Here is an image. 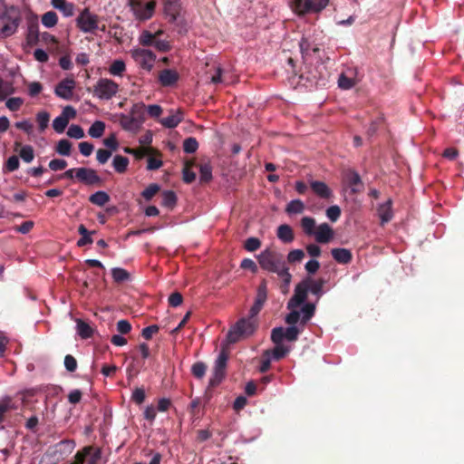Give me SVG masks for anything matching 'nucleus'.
<instances>
[{"label":"nucleus","instance_id":"obj_58","mask_svg":"<svg viewBox=\"0 0 464 464\" xmlns=\"http://www.w3.org/2000/svg\"><path fill=\"white\" fill-rule=\"evenodd\" d=\"M326 216L332 222H335L341 216V208L337 205L331 206L326 209Z\"/></svg>","mask_w":464,"mask_h":464},{"label":"nucleus","instance_id":"obj_24","mask_svg":"<svg viewBox=\"0 0 464 464\" xmlns=\"http://www.w3.org/2000/svg\"><path fill=\"white\" fill-rule=\"evenodd\" d=\"M346 179L349 185L352 187L353 192H359L361 189L359 187H362V182L359 173L355 170H349L346 175Z\"/></svg>","mask_w":464,"mask_h":464},{"label":"nucleus","instance_id":"obj_52","mask_svg":"<svg viewBox=\"0 0 464 464\" xmlns=\"http://www.w3.org/2000/svg\"><path fill=\"white\" fill-rule=\"evenodd\" d=\"M271 359L270 350H266L262 354L261 365L259 367L260 372L265 373L270 369Z\"/></svg>","mask_w":464,"mask_h":464},{"label":"nucleus","instance_id":"obj_35","mask_svg":"<svg viewBox=\"0 0 464 464\" xmlns=\"http://www.w3.org/2000/svg\"><path fill=\"white\" fill-rule=\"evenodd\" d=\"M71 150L72 142L66 139L60 140L55 146V151L62 156H70Z\"/></svg>","mask_w":464,"mask_h":464},{"label":"nucleus","instance_id":"obj_44","mask_svg":"<svg viewBox=\"0 0 464 464\" xmlns=\"http://www.w3.org/2000/svg\"><path fill=\"white\" fill-rule=\"evenodd\" d=\"M155 34H152V33L148 30H144L139 37V42L143 46H152L155 42Z\"/></svg>","mask_w":464,"mask_h":464},{"label":"nucleus","instance_id":"obj_31","mask_svg":"<svg viewBox=\"0 0 464 464\" xmlns=\"http://www.w3.org/2000/svg\"><path fill=\"white\" fill-rule=\"evenodd\" d=\"M305 207L302 200L300 199H294L291 200L285 207V212L288 215L293 214H301L304 212Z\"/></svg>","mask_w":464,"mask_h":464},{"label":"nucleus","instance_id":"obj_25","mask_svg":"<svg viewBox=\"0 0 464 464\" xmlns=\"http://www.w3.org/2000/svg\"><path fill=\"white\" fill-rule=\"evenodd\" d=\"M145 111L146 107L143 102L135 103L132 105L130 115H131L135 120H137L141 125L145 121Z\"/></svg>","mask_w":464,"mask_h":464},{"label":"nucleus","instance_id":"obj_21","mask_svg":"<svg viewBox=\"0 0 464 464\" xmlns=\"http://www.w3.org/2000/svg\"><path fill=\"white\" fill-rule=\"evenodd\" d=\"M124 151L128 154L133 155L137 160H140L144 158L146 155H157L159 157H161V153L151 147H142L139 149L126 147L124 149Z\"/></svg>","mask_w":464,"mask_h":464},{"label":"nucleus","instance_id":"obj_55","mask_svg":"<svg viewBox=\"0 0 464 464\" xmlns=\"http://www.w3.org/2000/svg\"><path fill=\"white\" fill-rule=\"evenodd\" d=\"M67 135L72 139H82L84 137V131L81 126L72 124L69 127Z\"/></svg>","mask_w":464,"mask_h":464},{"label":"nucleus","instance_id":"obj_33","mask_svg":"<svg viewBox=\"0 0 464 464\" xmlns=\"http://www.w3.org/2000/svg\"><path fill=\"white\" fill-rule=\"evenodd\" d=\"M162 201L161 205L168 208H173L177 203V196L172 190H165L161 194Z\"/></svg>","mask_w":464,"mask_h":464},{"label":"nucleus","instance_id":"obj_56","mask_svg":"<svg viewBox=\"0 0 464 464\" xmlns=\"http://www.w3.org/2000/svg\"><path fill=\"white\" fill-rule=\"evenodd\" d=\"M261 246V241L257 237H249L245 241L244 247L249 252H254Z\"/></svg>","mask_w":464,"mask_h":464},{"label":"nucleus","instance_id":"obj_54","mask_svg":"<svg viewBox=\"0 0 464 464\" xmlns=\"http://www.w3.org/2000/svg\"><path fill=\"white\" fill-rule=\"evenodd\" d=\"M67 119L63 118L61 115L56 117L53 121V128L57 133H63L68 125Z\"/></svg>","mask_w":464,"mask_h":464},{"label":"nucleus","instance_id":"obj_53","mask_svg":"<svg viewBox=\"0 0 464 464\" xmlns=\"http://www.w3.org/2000/svg\"><path fill=\"white\" fill-rule=\"evenodd\" d=\"M92 446L84 447L81 451L75 455L74 464H84L87 457L91 454Z\"/></svg>","mask_w":464,"mask_h":464},{"label":"nucleus","instance_id":"obj_41","mask_svg":"<svg viewBox=\"0 0 464 464\" xmlns=\"http://www.w3.org/2000/svg\"><path fill=\"white\" fill-rule=\"evenodd\" d=\"M289 349L282 344H276L273 350H270V356L276 361H279L286 356Z\"/></svg>","mask_w":464,"mask_h":464},{"label":"nucleus","instance_id":"obj_47","mask_svg":"<svg viewBox=\"0 0 464 464\" xmlns=\"http://www.w3.org/2000/svg\"><path fill=\"white\" fill-rule=\"evenodd\" d=\"M50 114L47 111H40L36 115V121L39 126L40 131H44L49 123Z\"/></svg>","mask_w":464,"mask_h":464},{"label":"nucleus","instance_id":"obj_46","mask_svg":"<svg viewBox=\"0 0 464 464\" xmlns=\"http://www.w3.org/2000/svg\"><path fill=\"white\" fill-rule=\"evenodd\" d=\"M267 299V283L266 279H263L257 287L256 296L255 300L266 303Z\"/></svg>","mask_w":464,"mask_h":464},{"label":"nucleus","instance_id":"obj_19","mask_svg":"<svg viewBox=\"0 0 464 464\" xmlns=\"http://www.w3.org/2000/svg\"><path fill=\"white\" fill-rule=\"evenodd\" d=\"M331 255L337 263L342 265H347L353 259V254L347 248H333Z\"/></svg>","mask_w":464,"mask_h":464},{"label":"nucleus","instance_id":"obj_38","mask_svg":"<svg viewBox=\"0 0 464 464\" xmlns=\"http://www.w3.org/2000/svg\"><path fill=\"white\" fill-rule=\"evenodd\" d=\"M212 179V168L205 163L199 166V180L201 183H208Z\"/></svg>","mask_w":464,"mask_h":464},{"label":"nucleus","instance_id":"obj_4","mask_svg":"<svg viewBox=\"0 0 464 464\" xmlns=\"http://www.w3.org/2000/svg\"><path fill=\"white\" fill-rule=\"evenodd\" d=\"M129 5L135 18L146 21L152 17L155 8V0H129Z\"/></svg>","mask_w":464,"mask_h":464},{"label":"nucleus","instance_id":"obj_32","mask_svg":"<svg viewBox=\"0 0 464 464\" xmlns=\"http://www.w3.org/2000/svg\"><path fill=\"white\" fill-rule=\"evenodd\" d=\"M129 159L121 155H116L113 158L112 165L118 173H124L129 165Z\"/></svg>","mask_w":464,"mask_h":464},{"label":"nucleus","instance_id":"obj_37","mask_svg":"<svg viewBox=\"0 0 464 464\" xmlns=\"http://www.w3.org/2000/svg\"><path fill=\"white\" fill-rule=\"evenodd\" d=\"M304 327L302 326H296V325H290L286 329H285V338L289 342H294L298 339V335L301 332H303Z\"/></svg>","mask_w":464,"mask_h":464},{"label":"nucleus","instance_id":"obj_39","mask_svg":"<svg viewBox=\"0 0 464 464\" xmlns=\"http://www.w3.org/2000/svg\"><path fill=\"white\" fill-rule=\"evenodd\" d=\"M356 81L353 77L347 76L345 73H341L338 79V86L343 90H350L354 87Z\"/></svg>","mask_w":464,"mask_h":464},{"label":"nucleus","instance_id":"obj_26","mask_svg":"<svg viewBox=\"0 0 464 464\" xmlns=\"http://www.w3.org/2000/svg\"><path fill=\"white\" fill-rule=\"evenodd\" d=\"M39 40L38 24L32 22L28 24L26 42L29 45H35Z\"/></svg>","mask_w":464,"mask_h":464},{"label":"nucleus","instance_id":"obj_36","mask_svg":"<svg viewBox=\"0 0 464 464\" xmlns=\"http://www.w3.org/2000/svg\"><path fill=\"white\" fill-rule=\"evenodd\" d=\"M301 227L305 235L312 236L314 233L315 219L311 217H304L301 219Z\"/></svg>","mask_w":464,"mask_h":464},{"label":"nucleus","instance_id":"obj_20","mask_svg":"<svg viewBox=\"0 0 464 464\" xmlns=\"http://www.w3.org/2000/svg\"><path fill=\"white\" fill-rule=\"evenodd\" d=\"M179 0H164V13L170 22L176 21L179 14Z\"/></svg>","mask_w":464,"mask_h":464},{"label":"nucleus","instance_id":"obj_48","mask_svg":"<svg viewBox=\"0 0 464 464\" xmlns=\"http://www.w3.org/2000/svg\"><path fill=\"white\" fill-rule=\"evenodd\" d=\"M160 190V185L156 183L150 184L141 193L146 200H150Z\"/></svg>","mask_w":464,"mask_h":464},{"label":"nucleus","instance_id":"obj_64","mask_svg":"<svg viewBox=\"0 0 464 464\" xmlns=\"http://www.w3.org/2000/svg\"><path fill=\"white\" fill-rule=\"evenodd\" d=\"M87 458L88 464H98L102 458L101 449L92 447V452Z\"/></svg>","mask_w":464,"mask_h":464},{"label":"nucleus","instance_id":"obj_28","mask_svg":"<svg viewBox=\"0 0 464 464\" xmlns=\"http://www.w3.org/2000/svg\"><path fill=\"white\" fill-rule=\"evenodd\" d=\"M303 315L300 320V326L304 327L315 313V304L307 303L302 307Z\"/></svg>","mask_w":464,"mask_h":464},{"label":"nucleus","instance_id":"obj_3","mask_svg":"<svg viewBox=\"0 0 464 464\" xmlns=\"http://www.w3.org/2000/svg\"><path fill=\"white\" fill-rule=\"evenodd\" d=\"M257 328V320L252 318H242L229 330L227 341L230 343L238 342L241 338L252 335Z\"/></svg>","mask_w":464,"mask_h":464},{"label":"nucleus","instance_id":"obj_63","mask_svg":"<svg viewBox=\"0 0 464 464\" xmlns=\"http://www.w3.org/2000/svg\"><path fill=\"white\" fill-rule=\"evenodd\" d=\"M160 327L157 324H152L142 329L141 335L146 340H150L153 334H157Z\"/></svg>","mask_w":464,"mask_h":464},{"label":"nucleus","instance_id":"obj_22","mask_svg":"<svg viewBox=\"0 0 464 464\" xmlns=\"http://www.w3.org/2000/svg\"><path fill=\"white\" fill-rule=\"evenodd\" d=\"M276 236L285 244L292 243L295 239L293 228L287 224L280 225L277 227Z\"/></svg>","mask_w":464,"mask_h":464},{"label":"nucleus","instance_id":"obj_27","mask_svg":"<svg viewBox=\"0 0 464 464\" xmlns=\"http://www.w3.org/2000/svg\"><path fill=\"white\" fill-rule=\"evenodd\" d=\"M77 324V333L82 339L91 338L93 334L92 327L82 319L76 320Z\"/></svg>","mask_w":464,"mask_h":464},{"label":"nucleus","instance_id":"obj_60","mask_svg":"<svg viewBox=\"0 0 464 464\" xmlns=\"http://www.w3.org/2000/svg\"><path fill=\"white\" fill-rule=\"evenodd\" d=\"M24 101L22 98H19V97H13V98H10L6 101V107L12 111H16L20 109V107L22 106Z\"/></svg>","mask_w":464,"mask_h":464},{"label":"nucleus","instance_id":"obj_57","mask_svg":"<svg viewBox=\"0 0 464 464\" xmlns=\"http://www.w3.org/2000/svg\"><path fill=\"white\" fill-rule=\"evenodd\" d=\"M284 333L285 329L283 327L274 328L271 333V340L273 341V343H275L276 344H281L282 341L285 339Z\"/></svg>","mask_w":464,"mask_h":464},{"label":"nucleus","instance_id":"obj_23","mask_svg":"<svg viewBox=\"0 0 464 464\" xmlns=\"http://www.w3.org/2000/svg\"><path fill=\"white\" fill-rule=\"evenodd\" d=\"M305 281H309V283H307L308 291L316 295L318 300L323 295V287L325 284V281L323 278L314 280L311 277L305 278Z\"/></svg>","mask_w":464,"mask_h":464},{"label":"nucleus","instance_id":"obj_2","mask_svg":"<svg viewBox=\"0 0 464 464\" xmlns=\"http://www.w3.org/2000/svg\"><path fill=\"white\" fill-rule=\"evenodd\" d=\"M22 21L21 12L14 5L6 6L0 14V34L4 37L13 35Z\"/></svg>","mask_w":464,"mask_h":464},{"label":"nucleus","instance_id":"obj_40","mask_svg":"<svg viewBox=\"0 0 464 464\" xmlns=\"http://www.w3.org/2000/svg\"><path fill=\"white\" fill-rule=\"evenodd\" d=\"M58 22V16L55 12L53 11H48L42 16V24L47 27L52 28L54 25L57 24Z\"/></svg>","mask_w":464,"mask_h":464},{"label":"nucleus","instance_id":"obj_16","mask_svg":"<svg viewBox=\"0 0 464 464\" xmlns=\"http://www.w3.org/2000/svg\"><path fill=\"white\" fill-rule=\"evenodd\" d=\"M184 118V112L182 110L179 109L176 111H171L170 115L168 117L162 118L160 122L165 128L172 129L177 127Z\"/></svg>","mask_w":464,"mask_h":464},{"label":"nucleus","instance_id":"obj_7","mask_svg":"<svg viewBox=\"0 0 464 464\" xmlns=\"http://www.w3.org/2000/svg\"><path fill=\"white\" fill-rule=\"evenodd\" d=\"M227 359L228 355L227 352L222 350L215 362L213 374L208 382V389L217 387L225 378Z\"/></svg>","mask_w":464,"mask_h":464},{"label":"nucleus","instance_id":"obj_9","mask_svg":"<svg viewBox=\"0 0 464 464\" xmlns=\"http://www.w3.org/2000/svg\"><path fill=\"white\" fill-rule=\"evenodd\" d=\"M130 54L135 63L142 69L150 72L153 68L156 55L152 51L137 48L131 50Z\"/></svg>","mask_w":464,"mask_h":464},{"label":"nucleus","instance_id":"obj_34","mask_svg":"<svg viewBox=\"0 0 464 464\" xmlns=\"http://www.w3.org/2000/svg\"><path fill=\"white\" fill-rule=\"evenodd\" d=\"M105 130V123L101 121H94L88 130V134L92 138H101Z\"/></svg>","mask_w":464,"mask_h":464},{"label":"nucleus","instance_id":"obj_5","mask_svg":"<svg viewBox=\"0 0 464 464\" xmlns=\"http://www.w3.org/2000/svg\"><path fill=\"white\" fill-rule=\"evenodd\" d=\"M329 0H293L291 8L298 15L319 13L328 5Z\"/></svg>","mask_w":464,"mask_h":464},{"label":"nucleus","instance_id":"obj_45","mask_svg":"<svg viewBox=\"0 0 464 464\" xmlns=\"http://www.w3.org/2000/svg\"><path fill=\"white\" fill-rule=\"evenodd\" d=\"M198 149V142L194 137H189L183 141V150L186 153H194Z\"/></svg>","mask_w":464,"mask_h":464},{"label":"nucleus","instance_id":"obj_51","mask_svg":"<svg viewBox=\"0 0 464 464\" xmlns=\"http://www.w3.org/2000/svg\"><path fill=\"white\" fill-rule=\"evenodd\" d=\"M126 66L123 61L115 60L110 66L109 72L112 75H121L125 71Z\"/></svg>","mask_w":464,"mask_h":464},{"label":"nucleus","instance_id":"obj_8","mask_svg":"<svg viewBox=\"0 0 464 464\" xmlns=\"http://www.w3.org/2000/svg\"><path fill=\"white\" fill-rule=\"evenodd\" d=\"M99 17L84 8L76 19L77 27L83 33H92L98 28Z\"/></svg>","mask_w":464,"mask_h":464},{"label":"nucleus","instance_id":"obj_15","mask_svg":"<svg viewBox=\"0 0 464 464\" xmlns=\"http://www.w3.org/2000/svg\"><path fill=\"white\" fill-rule=\"evenodd\" d=\"M377 214L381 219V225L384 226L393 218L392 200L389 198L386 202L380 204L377 208Z\"/></svg>","mask_w":464,"mask_h":464},{"label":"nucleus","instance_id":"obj_42","mask_svg":"<svg viewBox=\"0 0 464 464\" xmlns=\"http://www.w3.org/2000/svg\"><path fill=\"white\" fill-rule=\"evenodd\" d=\"M111 276L116 283H121L127 281L130 278V274L127 272V270L121 267L112 268Z\"/></svg>","mask_w":464,"mask_h":464},{"label":"nucleus","instance_id":"obj_59","mask_svg":"<svg viewBox=\"0 0 464 464\" xmlns=\"http://www.w3.org/2000/svg\"><path fill=\"white\" fill-rule=\"evenodd\" d=\"M11 401L10 398L4 399L0 401V424L5 420V414L12 409Z\"/></svg>","mask_w":464,"mask_h":464},{"label":"nucleus","instance_id":"obj_14","mask_svg":"<svg viewBox=\"0 0 464 464\" xmlns=\"http://www.w3.org/2000/svg\"><path fill=\"white\" fill-rule=\"evenodd\" d=\"M179 74L172 69H164L159 73V82L164 87H170L177 83Z\"/></svg>","mask_w":464,"mask_h":464},{"label":"nucleus","instance_id":"obj_50","mask_svg":"<svg viewBox=\"0 0 464 464\" xmlns=\"http://www.w3.org/2000/svg\"><path fill=\"white\" fill-rule=\"evenodd\" d=\"M304 252L302 249L291 250L287 255V262L290 264L299 263L304 257Z\"/></svg>","mask_w":464,"mask_h":464},{"label":"nucleus","instance_id":"obj_18","mask_svg":"<svg viewBox=\"0 0 464 464\" xmlns=\"http://www.w3.org/2000/svg\"><path fill=\"white\" fill-rule=\"evenodd\" d=\"M120 124L123 130L136 132L141 128V124L130 114L120 116Z\"/></svg>","mask_w":464,"mask_h":464},{"label":"nucleus","instance_id":"obj_10","mask_svg":"<svg viewBox=\"0 0 464 464\" xmlns=\"http://www.w3.org/2000/svg\"><path fill=\"white\" fill-rule=\"evenodd\" d=\"M307 283H309V281H305V279H304L299 284L296 285L294 295L288 301V309L297 307L306 300L307 294L309 292Z\"/></svg>","mask_w":464,"mask_h":464},{"label":"nucleus","instance_id":"obj_13","mask_svg":"<svg viewBox=\"0 0 464 464\" xmlns=\"http://www.w3.org/2000/svg\"><path fill=\"white\" fill-rule=\"evenodd\" d=\"M314 235L316 242L320 244H326L333 238L334 230L327 223H322L317 227Z\"/></svg>","mask_w":464,"mask_h":464},{"label":"nucleus","instance_id":"obj_29","mask_svg":"<svg viewBox=\"0 0 464 464\" xmlns=\"http://www.w3.org/2000/svg\"><path fill=\"white\" fill-rule=\"evenodd\" d=\"M111 198L105 191H97L92 194L89 198V201L93 205L102 207L110 201Z\"/></svg>","mask_w":464,"mask_h":464},{"label":"nucleus","instance_id":"obj_12","mask_svg":"<svg viewBox=\"0 0 464 464\" xmlns=\"http://www.w3.org/2000/svg\"><path fill=\"white\" fill-rule=\"evenodd\" d=\"M74 88L75 81L72 78H65L56 85L54 93L58 97L68 101L72 98Z\"/></svg>","mask_w":464,"mask_h":464},{"label":"nucleus","instance_id":"obj_17","mask_svg":"<svg viewBox=\"0 0 464 464\" xmlns=\"http://www.w3.org/2000/svg\"><path fill=\"white\" fill-rule=\"evenodd\" d=\"M312 190L323 199H329L333 196V192L326 183L314 180L310 183Z\"/></svg>","mask_w":464,"mask_h":464},{"label":"nucleus","instance_id":"obj_49","mask_svg":"<svg viewBox=\"0 0 464 464\" xmlns=\"http://www.w3.org/2000/svg\"><path fill=\"white\" fill-rule=\"evenodd\" d=\"M19 155L22 160L27 163L31 162L34 158V150L30 145L23 146L20 150Z\"/></svg>","mask_w":464,"mask_h":464},{"label":"nucleus","instance_id":"obj_1","mask_svg":"<svg viewBox=\"0 0 464 464\" xmlns=\"http://www.w3.org/2000/svg\"><path fill=\"white\" fill-rule=\"evenodd\" d=\"M256 258L263 270L276 274L280 278H282V292H287L292 280V275L289 273V269L286 266L283 254L279 253L276 249L266 248L263 250Z\"/></svg>","mask_w":464,"mask_h":464},{"label":"nucleus","instance_id":"obj_6","mask_svg":"<svg viewBox=\"0 0 464 464\" xmlns=\"http://www.w3.org/2000/svg\"><path fill=\"white\" fill-rule=\"evenodd\" d=\"M92 94L101 100H111L119 92V84L107 78H101L92 87Z\"/></svg>","mask_w":464,"mask_h":464},{"label":"nucleus","instance_id":"obj_61","mask_svg":"<svg viewBox=\"0 0 464 464\" xmlns=\"http://www.w3.org/2000/svg\"><path fill=\"white\" fill-rule=\"evenodd\" d=\"M152 46H154L158 51L162 53L169 52L171 49V45L169 41L156 38Z\"/></svg>","mask_w":464,"mask_h":464},{"label":"nucleus","instance_id":"obj_11","mask_svg":"<svg viewBox=\"0 0 464 464\" xmlns=\"http://www.w3.org/2000/svg\"><path fill=\"white\" fill-rule=\"evenodd\" d=\"M75 178L86 185L101 184L102 179L96 170L90 168H77Z\"/></svg>","mask_w":464,"mask_h":464},{"label":"nucleus","instance_id":"obj_43","mask_svg":"<svg viewBox=\"0 0 464 464\" xmlns=\"http://www.w3.org/2000/svg\"><path fill=\"white\" fill-rule=\"evenodd\" d=\"M207 371V364L203 362H197L191 367V373L197 379H202Z\"/></svg>","mask_w":464,"mask_h":464},{"label":"nucleus","instance_id":"obj_62","mask_svg":"<svg viewBox=\"0 0 464 464\" xmlns=\"http://www.w3.org/2000/svg\"><path fill=\"white\" fill-rule=\"evenodd\" d=\"M111 156V151L104 149H99L96 153V159L100 164H105Z\"/></svg>","mask_w":464,"mask_h":464},{"label":"nucleus","instance_id":"obj_30","mask_svg":"<svg viewBox=\"0 0 464 464\" xmlns=\"http://www.w3.org/2000/svg\"><path fill=\"white\" fill-rule=\"evenodd\" d=\"M301 53L304 55H307L311 51L313 53H318L320 51V47L318 44L310 42V40L306 37H303L299 43Z\"/></svg>","mask_w":464,"mask_h":464}]
</instances>
